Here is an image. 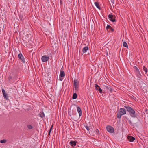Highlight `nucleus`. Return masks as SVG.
<instances>
[{"instance_id": "nucleus-1", "label": "nucleus", "mask_w": 148, "mask_h": 148, "mask_svg": "<svg viewBox=\"0 0 148 148\" xmlns=\"http://www.w3.org/2000/svg\"><path fill=\"white\" fill-rule=\"evenodd\" d=\"M124 107L129 112L130 115L132 117L134 118L137 117L138 114L137 113H136L134 109L129 106H124Z\"/></svg>"}, {"instance_id": "nucleus-2", "label": "nucleus", "mask_w": 148, "mask_h": 148, "mask_svg": "<svg viewBox=\"0 0 148 148\" xmlns=\"http://www.w3.org/2000/svg\"><path fill=\"white\" fill-rule=\"evenodd\" d=\"M126 109L124 108H120L118 112L116 115L117 118L120 119L121 116L126 114Z\"/></svg>"}, {"instance_id": "nucleus-3", "label": "nucleus", "mask_w": 148, "mask_h": 148, "mask_svg": "<svg viewBox=\"0 0 148 148\" xmlns=\"http://www.w3.org/2000/svg\"><path fill=\"white\" fill-rule=\"evenodd\" d=\"M71 118L75 121H77L78 120V115L76 114H72V115L70 114Z\"/></svg>"}, {"instance_id": "nucleus-4", "label": "nucleus", "mask_w": 148, "mask_h": 148, "mask_svg": "<svg viewBox=\"0 0 148 148\" xmlns=\"http://www.w3.org/2000/svg\"><path fill=\"white\" fill-rule=\"evenodd\" d=\"M106 129L107 131L110 133H113L114 132V128L112 126L108 125L106 127Z\"/></svg>"}, {"instance_id": "nucleus-5", "label": "nucleus", "mask_w": 148, "mask_h": 148, "mask_svg": "<svg viewBox=\"0 0 148 148\" xmlns=\"http://www.w3.org/2000/svg\"><path fill=\"white\" fill-rule=\"evenodd\" d=\"M108 18L112 22H114L116 21L115 16H113L112 14H109L108 15Z\"/></svg>"}, {"instance_id": "nucleus-6", "label": "nucleus", "mask_w": 148, "mask_h": 148, "mask_svg": "<svg viewBox=\"0 0 148 148\" xmlns=\"http://www.w3.org/2000/svg\"><path fill=\"white\" fill-rule=\"evenodd\" d=\"M49 59V57L48 56L45 55L43 56L41 58L43 62H46L48 61Z\"/></svg>"}, {"instance_id": "nucleus-7", "label": "nucleus", "mask_w": 148, "mask_h": 148, "mask_svg": "<svg viewBox=\"0 0 148 148\" xmlns=\"http://www.w3.org/2000/svg\"><path fill=\"white\" fill-rule=\"evenodd\" d=\"M18 57L19 59L21 61L22 63H25V61L24 58L22 54H19L18 55Z\"/></svg>"}, {"instance_id": "nucleus-8", "label": "nucleus", "mask_w": 148, "mask_h": 148, "mask_svg": "<svg viewBox=\"0 0 148 148\" xmlns=\"http://www.w3.org/2000/svg\"><path fill=\"white\" fill-rule=\"evenodd\" d=\"M135 73L138 79H140L141 78L142 75L139 70L135 72Z\"/></svg>"}, {"instance_id": "nucleus-9", "label": "nucleus", "mask_w": 148, "mask_h": 148, "mask_svg": "<svg viewBox=\"0 0 148 148\" xmlns=\"http://www.w3.org/2000/svg\"><path fill=\"white\" fill-rule=\"evenodd\" d=\"M95 87L96 90H98L100 93H102V90L100 88L99 86L97 84H95Z\"/></svg>"}, {"instance_id": "nucleus-10", "label": "nucleus", "mask_w": 148, "mask_h": 148, "mask_svg": "<svg viewBox=\"0 0 148 148\" xmlns=\"http://www.w3.org/2000/svg\"><path fill=\"white\" fill-rule=\"evenodd\" d=\"M79 84V82L77 80H74V86L75 88L76 89L78 88Z\"/></svg>"}, {"instance_id": "nucleus-11", "label": "nucleus", "mask_w": 148, "mask_h": 148, "mask_svg": "<svg viewBox=\"0 0 148 148\" xmlns=\"http://www.w3.org/2000/svg\"><path fill=\"white\" fill-rule=\"evenodd\" d=\"M127 138L128 141L131 142H133L135 139L134 137L131 136H128Z\"/></svg>"}, {"instance_id": "nucleus-12", "label": "nucleus", "mask_w": 148, "mask_h": 148, "mask_svg": "<svg viewBox=\"0 0 148 148\" xmlns=\"http://www.w3.org/2000/svg\"><path fill=\"white\" fill-rule=\"evenodd\" d=\"M77 110L79 113V117H80L82 114V111L81 108L79 106H77Z\"/></svg>"}, {"instance_id": "nucleus-13", "label": "nucleus", "mask_w": 148, "mask_h": 148, "mask_svg": "<svg viewBox=\"0 0 148 148\" xmlns=\"http://www.w3.org/2000/svg\"><path fill=\"white\" fill-rule=\"evenodd\" d=\"M89 48L88 46H86L84 47L82 49V51L83 52V54L87 52V51L88 50Z\"/></svg>"}, {"instance_id": "nucleus-14", "label": "nucleus", "mask_w": 148, "mask_h": 148, "mask_svg": "<svg viewBox=\"0 0 148 148\" xmlns=\"http://www.w3.org/2000/svg\"><path fill=\"white\" fill-rule=\"evenodd\" d=\"M77 142L76 141L71 140L70 142V144L71 146H75L76 145V143Z\"/></svg>"}, {"instance_id": "nucleus-15", "label": "nucleus", "mask_w": 148, "mask_h": 148, "mask_svg": "<svg viewBox=\"0 0 148 148\" xmlns=\"http://www.w3.org/2000/svg\"><path fill=\"white\" fill-rule=\"evenodd\" d=\"M106 29L107 30H108L109 29H110L113 32L114 30V29L112 28L111 26H110L109 25H107V27H106Z\"/></svg>"}, {"instance_id": "nucleus-16", "label": "nucleus", "mask_w": 148, "mask_h": 148, "mask_svg": "<svg viewBox=\"0 0 148 148\" xmlns=\"http://www.w3.org/2000/svg\"><path fill=\"white\" fill-rule=\"evenodd\" d=\"M85 127L88 132L90 133V129L92 128L90 126H88V125H87L85 126Z\"/></svg>"}, {"instance_id": "nucleus-17", "label": "nucleus", "mask_w": 148, "mask_h": 148, "mask_svg": "<svg viewBox=\"0 0 148 148\" xmlns=\"http://www.w3.org/2000/svg\"><path fill=\"white\" fill-rule=\"evenodd\" d=\"M60 76L61 77H64L65 75V73L63 71H62L61 70L60 71Z\"/></svg>"}, {"instance_id": "nucleus-18", "label": "nucleus", "mask_w": 148, "mask_h": 148, "mask_svg": "<svg viewBox=\"0 0 148 148\" xmlns=\"http://www.w3.org/2000/svg\"><path fill=\"white\" fill-rule=\"evenodd\" d=\"M95 6L99 9H100V7L99 6V3L98 2H95Z\"/></svg>"}, {"instance_id": "nucleus-19", "label": "nucleus", "mask_w": 148, "mask_h": 148, "mask_svg": "<svg viewBox=\"0 0 148 148\" xmlns=\"http://www.w3.org/2000/svg\"><path fill=\"white\" fill-rule=\"evenodd\" d=\"M77 95L76 93H74L72 96V99H77Z\"/></svg>"}, {"instance_id": "nucleus-20", "label": "nucleus", "mask_w": 148, "mask_h": 148, "mask_svg": "<svg viewBox=\"0 0 148 148\" xmlns=\"http://www.w3.org/2000/svg\"><path fill=\"white\" fill-rule=\"evenodd\" d=\"M143 71L145 72V74H146L147 75H148L147 74V68L145 66H143Z\"/></svg>"}, {"instance_id": "nucleus-21", "label": "nucleus", "mask_w": 148, "mask_h": 148, "mask_svg": "<svg viewBox=\"0 0 148 148\" xmlns=\"http://www.w3.org/2000/svg\"><path fill=\"white\" fill-rule=\"evenodd\" d=\"M105 87L106 89L108 91L109 90V89H110V88L111 87V86L107 84L106 86H105Z\"/></svg>"}, {"instance_id": "nucleus-22", "label": "nucleus", "mask_w": 148, "mask_h": 148, "mask_svg": "<svg viewBox=\"0 0 148 148\" xmlns=\"http://www.w3.org/2000/svg\"><path fill=\"white\" fill-rule=\"evenodd\" d=\"M3 96L4 98L6 99V100H7L8 99V96L7 94L5 93L3 94Z\"/></svg>"}, {"instance_id": "nucleus-23", "label": "nucleus", "mask_w": 148, "mask_h": 148, "mask_svg": "<svg viewBox=\"0 0 148 148\" xmlns=\"http://www.w3.org/2000/svg\"><path fill=\"white\" fill-rule=\"evenodd\" d=\"M123 47H128L127 44V43L125 41L123 42Z\"/></svg>"}, {"instance_id": "nucleus-24", "label": "nucleus", "mask_w": 148, "mask_h": 148, "mask_svg": "<svg viewBox=\"0 0 148 148\" xmlns=\"http://www.w3.org/2000/svg\"><path fill=\"white\" fill-rule=\"evenodd\" d=\"M27 127L29 130H31L33 128V127L32 126L30 125H28Z\"/></svg>"}, {"instance_id": "nucleus-25", "label": "nucleus", "mask_w": 148, "mask_h": 148, "mask_svg": "<svg viewBox=\"0 0 148 148\" xmlns=\"http://www.w3.org/2000/svg\"><path fill=\"white\" fill-rule=\"evenodd\" d=\"M53 125H52L51 127L50 130L49 131V133H48V135L49 136L50 135V132H51V131H52L53 127Z\"/></svg>"}, {"instance_id": "nucleus-26", "label": "nucleus", "mask_w": 148, "mask_h": 148, "mask_svg": "<svg viewBox=\"0 0 148 148\" xmlns=\"http://www.w3.org/2000/svg\"><path fill=\"white\" fill-rule=\"evenodd\" d=\"M134 72L139 70L138 68L136 66H134Z\"/></svg>"}, {"instance_id": "nucleus-27", "label": "nucleus", "mask_w": 148, "mask_h": 148, "mask_svg": "<svg viewBox=\"0 0 148 148\" xmlns=\"http://www.w3.org/2000/svg\"><path fill=\"white\" fill-rule=\"evenodd\" d=\"M95 133L97 135H99V131L97 129L96 130L95 132Z\"/></svg>"}, {"instance_id": "nucleus-28", "label": "nucleus", "mask_w": 148, "mask_h": 148, "mask_svg": "<svg viewBox=\"0 0 148 148\" xmlns=\"http://www.w3.org/2000/svg\"><path fill=\"white\" fill-rule=\"evenodd\" d=\"M40 116L42 118H43L44 116H45V115L43 112H42V114H40Z\"/></svg>"}, {"instance_id": "nucleus-29", "label": "nucleus", "mask_w": 148, "mask_h": 148, "mask_svg": "<svg viewBox=\"0 0 148 148\" xmlns=\"http://www.w3.org/2000/svg\"><path fill=\"white\" fill-rule=\"evenodd\" d=\"M6 141L5 140L3 139V140H1L0 141V142L1 143H5L6 142Z\"/></svg>"}, {"instance_id": "nucleus-30", "label": "nucleus", "mask_w": 148, "mask_h": 148, "mask_svg": "<svg viewBox=\"0 0 148 148\" xmlns=\"http://www.w3.org/2000/svg\"><path fill=\"white\" fill-rule=\"evenodd\" d=\"M62 77H61L60 76V75L59 77V80L62 81L63 79V78H62Z\"/></svg>"}, {"instance_id": "nucleus-31", "label": "nucleus", "mask_w": 148, "mask_h": 148, "mask_svg": "<svg viewBox=\"0 0 148 148\" xmlns=\"http://www.w3.org/2000/svg\"><path fill=\"white\" fill-rule=\"evenodd\" d=\"M2 93L3 94L6 93L5 90L3 89H2Z\"/></svg>"}, {"instance_id": "nucleus-32", "label": "nucleus", "mask_w": 148, "mask_h": 148, "mask_svg": "<svg viewBox=\"0 0 148 148\" xmlns=\"http://www.w3.org/2000/svg\"><path fill=\"white\" fill-rule=\"evenodd\" d=\"M2 93L3 94L6 93L5 90L3 89H2Z\"/></svg>"}, {"instance_id": "nucleus-33", "label": "nucleus", "mask_w": 148, "mask_h": 148, "mask_svg": "<svg viewBox=\"0 0 148 148\" xmlns=\"http://www.w3.org/2000/svg\"><path fill=\"white\" fill-rule=\"evenodd\" d=\"M109 90L111 92L113 91V90L111 88V87L110 88V89H109Z\"/></svg>"}, {"instance_id": "nucleus-34", "label": "nucleus", "mask_w": 148, "mask_h": 148, "mask_svg": "<svg viewBox=\"0 0 148 148\" xmlns=\"http://www.w3.org/2000/svg\"><path fill=\"white\" fill-rule=\"evenodd\" d=\"M112 3H114V0H112Z\"/></svg>"}, {"instance_id": "nucleus-35", "label": "nucleus", "mask_w": 148, "mask_h": 148, "mask_svg": "<svg viewBox=\"0 0 148 148\" xmlns=\"http://www.w3.org/2000/svg\"><path fill=\"white\" fill-rule=\"evenodd\" d=\"M60 3H61L62 4V1H61V0H60Z\"/></svg>"}, {"instance_id": "nucleus-36", "label": "nucleus", "mask_w": 148, "mask_h": 148, "mask_svg": "<svg viewBox=\"0 0 148 148\" xmlns=\"http://www.w3.org/2000/svg\"><path fill=\"white\" fill-rule=\"evenodd\" d=\"M130 124H131V121H130Z\"/></svg>"}]
</instances>
